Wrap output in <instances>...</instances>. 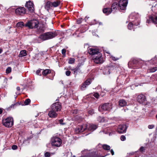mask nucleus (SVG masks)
<instances>
[{"instance_id": "6e6d98bb", "label": "nucleus", "mask_w": 157, "mask_h": 157, "mask_svg": "<svg viewBox=\"0 0 157 157\" xmlns=\"http://www.w3.org/2000/svg\"><path fill=\"white\" fill-rule=\"evenodd\" d=\"M103 132L104 133H105V134H107V132H105L104 131H103Z\"/></svg>"}, {"instance_id": "ddd939ff", "label": "nucleus", "mask_w": 157, "mask_h": 157, "mask_svg": "<svg viewBox=\"0 0 157 157\" xmlns=\"http://www.w3.org/2000/svg\"><path fill=\"white\" fill-rule=\"evenodd\" d=\"M108 109V103H105L100 105L99 107L98 110L100 112H103L107 111Z\"/></svg>"}, {"instance_id": "473e14b6", "label": "nucleus", "mask_w": 157, "mask_h": 157, "mask_svg": "<svg viewBox=\"0 0 157 157\" xmlns=\"http://www.w3.org/2000/svg\"><path fill=\"white\" fill-rule=\"evenodd\" d=\"M88 113L91 115L94 113V111L93 109H91L88 111Z\"/></svg>"}, {"instance_id": "e433bc0d", "label": "nucleus", "mask_w": 157, "mask_h": 157, "mask_svg": "<svg viewBox=\"0 0 157 157\" xmlns=\"http://www.w3.org/2000/svg\"><path fill=\"white\" fill-rule=\"evenodd\" d=\"M108 11V9L107 8H105L103 10V12L104 13H106L107 15V12Z\"/></svg>"}, {"instance_id": "393cba45", "label": "nucleus", "mask_w": 157, "mask_h": 157, "mask_svg": "<svg viewBox=\"0 0 157 157\" xmlns=\"http://www.w3.org/2000/svg\"><path fill=\"white\" fill-rule=\"evenodd\" d=\"M60 3V2L58 1L52 2V6L56 7L58 6Z\"/></svg>"}, {"instance_id": "052dcab7", "label": "nucleus", "mask_w": 157, "mask_h": 157, "mask_svg": "<svg viewBox=\"0 0 157 157\" xmlns=\"http://www.w3.org/2000/svg\"><path fill=\"white\" fill-rule=\"evenodd\" d=\"M156 118H157V114L156 115Z\"/></svg>"}, {"instance_id": "8fccbe9b", "label": "nucleus", "mask_w": 157, "mask_h": 157, "mask_svg": "<svg viewBox=\"0 0 157 157\" xmlns=\"http://www.w3.org/2000/svg\"><path fill=\"white\" fill-rule=\"evenodd\" d=\"M133 62L134 63L136 64L137 62V60L136 59H134Z\"/></svg>"}, {"instance_id": "c756f323", "label": "nucleus", "mask_w": 157, "mask_h": 157, "mask_svg": "<svg viewBox=\"0 0 157 157\" xmlns=\"http://www.w3.org/2000/svg\"><path fill=\"white\" fill-rule=\"evenodd\" d=\"M94 22H93V23L92 24V25H95L97 24H99V25H102V23L101 22H99L98 21H97L96 19H94Z\"/></svg>"}, {"instance_id": "72a5a7b5", "label": "nucleus", "mask_w": 157, "mask_h": 157, "mask_svg": "<svg viewBox=\"0 0 157 157\" xmlns=\"http://www.w3.org/2000/svg\"><path fill=\"white\" fill-rule=\"evenodd\" d=\"M93 96L96 98H98L99 96V94L97 93H94L93 94Z\"/></svg>"}, {"instance_id": "9d476101", "label": "nucleus", "mask_w": 157, "mask_h": 157, "mask_svg": "<svg viewBox=\"0 0 157 157\" xmlns=\"http://www.w3.org/2000/svg\"><path fill=\"white\" fill-rule=\"evenodd\" d=\"M152 21L155 24H157V14L153 15L149 17V19L147 20V22L148 23Z\"/></svg>"}, {"instance_id": "bb28decb", "label": "nucleus", "mask_w": 157, "mask_h": 157, "mask_svg": "<svg viewBox=\"0 0 157 157\" xmlns=\"http://www.w3.org/2000/svg\"><path fill=\"white\" fill-rule=\"evenodd\" d=\"M75 61V59L74 58H70L68 60V63L69 64L74 63Z\"/></svg>"}, {"instance_id": "9b49d317", "label": "nucleus", "mask_w": 157, "mask_h": 157, "mask_svg": "<svg viewBox=\"0 0 157 157\" xmlns=\"http://www.w3.org/2000/svg\"><path fill=\"white\" fill-rule=\"evenodd\" d=\"M15 12L17 15H21L25 14L26 12L24 7H19L16 9Z\"/></svg>"}, {"instance_id": "58836bf2", "label": "nucleus", "mask_w": 157, "mask_h": 157, "mask_svg": "<svg viewBox=\"0 0 157 157\" xmlns=\"http://www.w3.org/2000/svg\"><path fill=\"white\" fill-rule=\"evenodd\" d=\"M66 50L65 49H63L62 50V54L64 55L65 56L66 54Z\"/></svg>"}, {"instance_id": "f03ea898", "label": "nucleus", "mask_w": 157, "mask_h": 157, "mask_svg": "<svg viewBox=\"0 0 157 157\" xmlns=\"http://www.w3.org/2000/svg\"><path fill=\"white\" fill-rule=\"evenodd\" d=\"M57 35L55 32H49L41 34L39 38L44 40L50 39L55 37Z\"/></svg>"}, {"instance_id": "de8ad7c7", "label": "nucleus", "mask_w": 157, "mask_h": 157, "mask_svg": "<svg viewBox=\"0 0 157 157\" xmlns=\"http://www.w3.org/2000/svg\"><path fill=\"white\" fill-rule=\"evenodd\" d=\"M110 151L112 155H114V152L112 149L110 150Z\"/></svg>"}, {"instance_id": "f704fd0d", "label": "nucleus", "mask_w": 157, "mask_h": 157, "mask_svg": "<svg viewBox=\"0 0 157 157\" xmlns=\"http://www.w3.org/2000/svg\"><path fill=\"white\" fill-rule=\"evenodd\" d=\"M45 157H50L51 156V154L48 152H46L44 154Z\"/></svg>"}, {"instance_id": "a19ab883", "label": "nucleus", "mask_w": 157, "mask_h": 157, "mask_svg": "<svg viewBox=\"0 0 157 157\" xmlns=\"http://www.w3.org/2000/svg\"><path fill=\"white\" fill-rule=\"evenodd\" d=\"M17 147L16 145H13L12 147V148L13 150L17 149Z\"/></svg>"}, {"instance_id": "a211bd4d", "label": "nucleus", "mask_w": 157, "mask_h": 157, "mask_svg": "<svg viewBox=\"0 0 157 157\" xmlns=\"http://www.w3.org/2000/svg\"><path fill=\"white\" fill-rule=\"evenodd\" d=\"M56 112V111L52 109L49 112L48 115L50 117L55 118L57 117L58 115Z\"/></svg>"}, {"instance_id": "b1692460", "label": "nucleus", "mask_w": 157, "mask_h": 157, "mask_svg": "<svg viewBox=\"0 0 157 157\" xmlns=\"http://www.w3.org/2000/svg\"><path fill=\"white\" fill-rule=\"evenodd\" d=\"M24 26H25V25L24 23L21 21L18 22L16 25V27H20L22 28Z\"/></svg>"}, {"instance_id": "4be33fe9", "label": "nucleus", "mask_w": 157, "mask_h": 157, "mask_svg": "<svg viewBox=\"0 0 157 157\" xmlns=\"http://www.w3.org/2000/svg\"><path fill=\"white\" fill-rule=\"evenodd\" d=\"M157 70V67H151L148 69V71L149 72H154Z\"/></svg>"}, {"instance_id": "5701e85b", "label": "nucleus", "mask_w": 157, "mask_h": 157, "mask_svg": "<svg viewBox=\"0 0 157 157\" xmlns=\"http://www.w3.org/2000/svg\"><path fill=\"white\" fill-rule=\"evenodd\" d=\"M51 71L49 69H45L42 72V74L43 75H46L50 73Z\"/></svg>"}, {"instance_id": "3c124183", "label": "nucleus", "mask_w": 157, "mask_h": 157, "mask_svg": "<svg viewBox=\"0 0 157 157\" xmlns=\"http://www.w3.org/2000/svg\"><path fill=\"white\" fill-rule=\"evenodd\" d=\"M16 89L17 91H19L20 90V88L19 86L17 87Z\"/></svg>"}, {"instance_id": "1a4fd4ad", "label": "nucleus", "mask_w": 157, "mask_h": 157, "mask_svg": "<svg viewBox=\"0 0 157 157\" xmlns=\"http://www.w3.org/2000/svg\"><path fill=\"white\" fill-rule=\"evenodd\" d=\"M127 127L126 125L123 124L119 125L117 129V131L119 133H125L126 132Z\"/></svg>"}, {"instance_id": "49530a36", "label": "nucleus", "mask_w": 157, "mask_h": 157, "mask_svg": "<svg viewBox=\"0 0 157 157\" xmlns=\"http://www.w3.org/2000/svg\"><path fill=\"white\" fill-rule=\"evenodd\" d=\"M40 70H38L36 71V73L37 75H39V74L40 73Z\"/></svg>"}, {"instance_id": "6e6552de", "label": "nucleus", "mask_w": 157, "mask_h": 157, "mask_svg": "<svg viewBox=\"0 0 157 157\" xmlns=\"http://www.w3.org/2000/svg\"><path fill=\"white\" fill-rule=\"evenodd\" d=\"M87 128V124L79 125L75 128V132L77 134L82 132L86 129Z\"/></svg>"}, {"instance_id": "a878e982", "label": "nucleus", "mask_w": 157, "mask_h": 157, "mask_svg": "<svg viewBox=\"0 0 157 157\" xmlns=\"http://www.w3.org/2000/svg\"><path fill=\"white\" fill-rule=\"evenodd\" d=\"M40 27L38 29V31L39 32H43L45 30V28L44 26L43 25L42 26H39Z\"/></svg>"}, {"instance_id": "4d7b16f0", "label": "nucleus", "mask_w": 157, "mask_h": 157, "mask_svg": "<svg viewBox=\"0 0 157 157\" xmlns=\"http://www.w3.org/2000/svg\"><path fill=\"white\" fill-rule=\"evenodd\" d=\"M16 94H19V93H18V92H17H17H16Z\"/></svg>"}, {"instance_id": "7ed1b4c3", "label": "nucleus", "mask_w": 157, "mask_h": 157, "mask_svg": "<svg viewBox=\"0 0 157 157\" xmlns=\"http://www.w3.org/2000/svg\"><path fill=\"white\" fill-rule=\"evenodd\" d=\"M62 143L61 139L57 136L52 137L51 140V144L52 147H59Z\"/></svg>"}, {"instance_id": "c9c22d12", "label": "nucleus", "mask_w": 157, "mask_h": 157, "mask_svg": "<svg viewBox=\"0 0 157 157\" xmlns=\"http://www.w3.org/2000/svg\"><path fill=\"white\" fill-rule=\"evenodd\" d=\"M120 139L121 141H124L126 140V137L124 135H122L121 136Z\"/></svg>"}, {"instance_id": "2eb2a0df", "label": "nucleus", "mask_w": 157, "mask_h": 157, "mask_svg": "<svg viewBox=\"0 0 157 157\" xmlns=\"http://www.w3.org/2000/svg\"><path fill=\"white\" fill-rule=\"evenodd\" d=\"M146 100L145 97L143 94L139 95L137 97V101L140 104L143 103Z\"/></svg>"}, {"instance_id": "79ce46f5", "label": "nucleus", "mask_w": 157, "mask_h": 157, "mask_svg": "<svg viewBox=\"0 0 157 157\" xmlns=\"http://www.w3.org/2000/svg\"><path fill=\"white\" fill-rule=\"evenodd\" d=\"M110 58L111 59H112L114 61H115L117 60L118 59L117 58H116L114 57L111 56Z\"/></svg>"}, {"instance_id": "5fc2aeb1", "label": "nucleus", "mask_w": 157, "mask_h": 157, "mask_svg": "<svg viewBox=\"0 0 157 157\" xmlns=\"http://www.w3.org/2000/svg\"><path fill=\"white\" fill-rule=\"evenodd\" d=\"M2 52V50L0 48V54H1Z\"/></svg>"}, {"instance_id": "0eeeda50", "label": "nucleus", "mask_w": 157, "mask_h": 157, "mask_svg": "<svg viewBox=\"0 0 157 157\" xmlns=\"http://www.w3.org/2000/svg\"><path fill=\"white\" fill-rule=\"evenodd\" d=\"M52 109L56 112L60 111L62 106L61 103L59 102H56L53 103L51 106Z\"/></svg>"}, {"instance_id": "2f4dec72", "label": "nucleus", "mask_w": 157, "mask_h": 157, "mask_svg": "<svg viewBox=\"0 0 157 157\" xmlns=\"http://www.w3.org/2000/svg\"><path fill=\"white\" fill-rule=\"evenodd\" d=\"M11 71V68L10 67H8L6 70V73L8 74Z\"/></svg>"}, {"instance_id": "a18cd8bd", "label": "nucleus", "mask_w": 157, "mask_h": 157, "mask_svg": "<svg viewBox=\"0 0 157 157\" xmlns=\"http://www.w3.org/2000/svg\"><path fill=\"white\" fill-rule=\"evenodd\" d=\"M59 122L60 124H63H63H65L64 123H63V120L62 119H60V120H59Z\"/></svg>"}, {"instance_id": "cd10ccee", "label": "nucleus", "mask_w": 157, "mask_h": 157, "mask_svg": "<svg viewBox=\"0 0 157 157\" xmlns=\"http://www.w3.org/2000/svg\"><path fill=\"white\" fill-rule=\"evenodd\" d=\"M32 137L30 136L29 137H27L26 139L23 141V144H25L27 142L28 143H29V140L32 138Z\"/></svg>"}, {"instance_id": "c85d7f7f", "label": "nucleus", "mask_w": 157, "mask_h": 157, "mask_svg": "<svg viewBox=\"0 0 157 157\" xmlns=\"http://www.w3.org/2000/svg\"><path fill=\"white\" fill-rule=\"evenodd\" d=\"M133 25L132 24L131 22L129 23L128 25V29L131 30L133 29Z\"/></svg>"}, {"instance_id": "423d86ee", "label": "nucleus", "mask_w": 157, "mask_h": 157, "mask_svg": "<svg viewBox=\"0 0 157 157\" xmlns=\"http://www.w3.org/2000/svg\"><path fill=\"white\" fill-rule=\"evenodd\" d=\"M2 123L6 127H11L13 126V118L11 117H8L3 120Z\"/></svg>"}, {"instance_id": "c03bdc74", "label": "nucleus", "mask_w": 157, "mask_h": 157, "mask_svg": "<svg viewBox=\"0 0 157 157\" xmlns=\"http://www.w3.org/2000/svg\"><path fill=\"white\" fill-rule=\"evenodd\" d=\"M154 127V126L152 125H149L148 126V128L149 129H152Z\"/></svg>"}, {"instance_id": "dca6fc26", "label": "nucleus", "mask_w": 157, "mask_h": 157, "mask_svg": "<svg viewBox=\"0 0 157 157\" xmlns=\"http://www.w3.org/2000/svg\"><path fill=\"white\" fill-rule=\"evenodd\" d=\"M88 52L90 55H92L94 56L95 55L100 53L97 49H95L93 48H90L88 50Z\"/></svg>"}, {"instance_id": "ea45409f", "label": "nucleus", "mask_w": 157, "mask_h": 157, "mask_svg": "<svg viewBox=\"0 0 157 157\" xmlns=\"http://www.w3.org/2000/svg\"><path fill=\"white\" fill-rule=\"evenodd\" d=\"M71 73V72L70 71H67L66 72V75L67 76L70 75Z\"/></svg>"}, {"instance_id": "4c0bfd02", "label": "nucleus", "mask_w": 157, "mask_h": 157, "mask_svg": "<svg viewBox=\"0 0 157 157\" xmlns=\"http://www.w3.org/2000/svg\"><path fill=\"white\" fill-rule=\"evenodd\" d=\"M71 70L72 71H74V74H75L76 73H77V71L78 70V68H76L74 69H71Z\"/></svg>"}, {"instance_id": "39448f33", "label": "nucleus", "mask_w": 157, "mask_h": 157, "mask_svg": "<svg viewBox=\"0 0 157 157\" xmlns=\"http://www.w3.org/2000/svg\"><path fill=\"white\" fill-rule=\"evenodd\" d=\"M92 59L94 62L96 64L101 63L103 62L101 53H98L93 56Z\"/></svg>"}, {"instance_id": "603ef678", "label": "nucleus", "mask_w": 157, "mask_h": 157, "mask_svg": "<svg viewBox=\"0 0 157 157\" xmlns=\"http://www.w3.org/2000/svg\"><path fill=\"white\" fill-rule=\"evenodd\" d=\"M2 112V109L0 108V114H1Z\"/></svg>"}, {"instance_id": "bf43d9fd", "label": "nucleus", "mask_w": 157, "mask_h": 157, "mask_svg": "<svg viewBox=\"0 0 157 157\" xmlns=\"http://www.w3.org/2000/svg\"><path fill=\"white\" fill-rule=\"evenodd\" d=\"M73 157H75V156L74 155V156H73Z\"/></svg>"}, {"instance_id": "f257e3e1", "label": "nucleus", "mask_w": 157, "mask_h": 157, "mask_svg": "<svg viewBox=\"0 0 157 157\" xmlns=\"http://www.w3.org/2000/svg\"><path fill=\"white\" fill-rule=\"evenodd\" d=\"M128 1L127 0H120L119 2L113 3L111 6L110 10L109 9V14L112 12H114L116 10L119 9V8L121 10H125Z\"/></svg>"}, {"instance_id": "09e8293b", "label": "nucleus", "mask_w": 157, "mask_h": 157, "mask_svg": "<svg viewBox=\"0 0 157 157\" xmlns=\"http://www.w3.org/2000/svg\"><path fill=\"white\" fill-rule=\"evenodd\" d=\"M16 105V104H12L11 106H10V107L11 108H12V107H14V106H15Z\"/></svg>"}, {"instance_id": "412c9836", "label": "nucleus", "mask_w": 157, "mask_h": 157, "mask_svg": "<svg viewBox=\"0 0 157 157\" xmlns=\"http://www.w3.org/2000/svg\"><path fill=\"white\" fill-rule=\"evenodd\" d=\"M26 51L25 50H24L21 51L19 55V57H22L25 56L26 55Z\"/></svg>"}, {"instance_id": "37998d69", "label": "nucleus", "mask_w": 157, "mask_h": 157, "mask_svg": "<svg viewBox=\"0 0 157 157\" xmlns=\"http://www.w3.org/2000/svg\"><path fill=\"white\" fill-rule=\"evenodd\" d=\"M140 151H143L145 150V149L144 148V147H140Z\"/></svg>"}, {"instance_id": "20e7f679", "label": "nucleus", "mask_w": 157, "mask_h": 157, "mask_svg": "<svg viewBox=\"0 0 157 157\" xmlns=\"http://www.w3.org/2000/svg\"><path fill=\"white\" fill-rule=\"evenodd\" d=\"M39 23L38 20L34 19L28 21L25 24V26L30 29L37 28L39 26Z\"/></svg>"}, {"instance_id": "7c9ffc66", "label": "nucleus", "mask_w": 157, "mask_h": 157, "mask_svg": "<svg viewBox=\"0 0 157 157\" xmlns=\"http://www.w3.org/2000/svg\"><path fill=\"white\" fill-rule=\"evenodd\" d=\"M30 100L29 99H26L24 103L25 105H28L29 104L30 102Z\"/></svg>"}, {"instance_id": "6ab92c4d", "label": "nucleus", "mask_w": 157, "mask_h": 157, "mask_svg": "<svg viewBox=\"0 0 157 157\" xmlns=\"http://www.w3.org/2000/svg\"><path fill=\"white\" fill-rule=\"evenodd\" d=\"M119 105L121 107H124L126 106L127 104L126 101L124 99H121L119 101Z\"/></svg>"}, {"instance_id": "4468645a", "label": "nucleus", "mask_w": 157, "mask_h": 157, "mask_svg": "<svg viewBox=\"0 0 157 157\" xmlns=\"http://www.w3.org/2000/svg\"><path fill=\"white\" fill-rule=\"evenodd\" d=\"M91 83L90 79H88L85 81L81 85V90H84L87 86L89 85Z\"/></svg>"}, {"instance_id": "aec40b11", "label": "nucleus", "mask_w": 157, "mask_h": 157, "mask_svg": "<svg viewBox=\"0 0 157 157\" xmlns=\"http://www.w3.org/2000/svg\"><path fill=\"white\" fill-rule=\"evenodd\" d=\"M52 2L50 1H48L45 6V8L46 9L48 10L49 8L52 7Z\"/></svg>"}, {"instance_id": "13d9d810", "label": "nucleus", "mask_w": 157, "mask_h": 157, "mask_svg": "<svg viewBox=\"0 0 157 157\" xmlns=\"http://www.w3.org/2000/svg\"><path fill=\"white\" fill-rule=\"evenodd\" d=\"M110 149V147L109 146V150Z\"/></svg>"}, {"instance_id": "f8f14e48", "label": "nucleus", "mask_w": 157, "mask_h": 157, "mask_svg": "<svg viewBox=\"0 0 157 157\" xmlns=\"http://www.w3.org/2000/svg\"><path fill=\"white\" fill-rule=\"evenodd\" d=\"M25 6L30 12L33 11L34 10V5L32 2L29 1L27 2L25 5Z\"/></svg>"}, {"instance_id": "864d4df0", "label": "nucleus", "mask_w": 157, "mask_h": 157, "mask_svg": "<svg viewBox=\"0 0 157 157\" xmlns=\"http://www.w3.org/2000/svg\"><path fill=\"white\" fill-rule=\"evenodd\" d=\"M89 17H86L84 19V20H85V21H86V20H87V19H88V18H89Z\"/></svg>"}, {"instance_id": "f3484780", "label": "nucleus", "mask_w": 157, "mask_h": 157, "mask_svg": "<svg viewBox=\"0 0 157 157\" xmlns=\"http://www.w3.org/2000/svg\"><path fill=\"white\" fill-rule=\"evenodd\" d=\"M87 126L86 129L92 132L93 131L97 128V126L95 124H89L88 125L87 124Z\"/></svg>"}]
</instances>
